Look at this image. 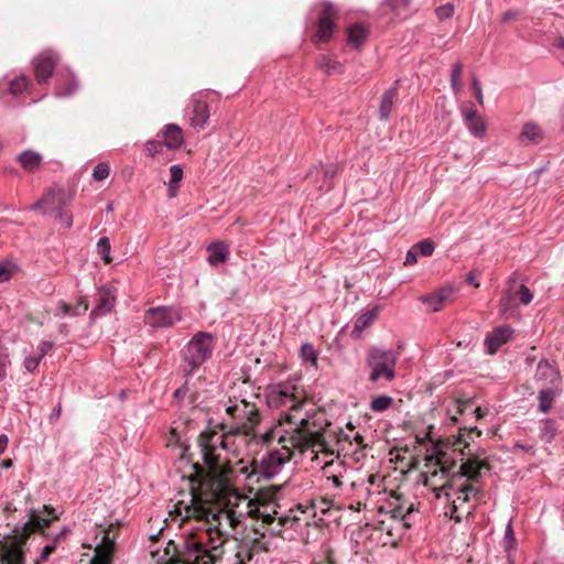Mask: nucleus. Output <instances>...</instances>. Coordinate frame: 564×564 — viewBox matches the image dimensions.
Returning a JSON list of instances; mask_svg holds the SVG:
<instances>
[{
	"instance_id": "nucleus-1",
	"label": "nucleus",
	"mask_w": 564,
	"mask_h": 564,
	"mask_svg": "<svg viewBox=\"0 0 564 564\" xmlns=\"http://www.w3.org/2000/svg\"><path fill=\"white\" fill-rule=\"evenodd\" d=\"M314 415L297 419L294 413L288 415L290 429H282L281 424L273 426L261 434V443L270 445L275 438L281 444L280 449L270 451L259 466V474L265 479H272L291 458L293 449L301 453L328 452L327 444L323 436V425Z\"/></svg>"
},
{
	"instance_id": "nucleus-2",
	"label": "nucleus",
	"mask_w": 564,
	"mask_h": 564,
	"mask_svg": "<svg viewBox=\"0 0 564 564\" xmlns=\"http://www.w3.org/2000/svg\"><path fill=\"white\" fill-rule=\"evenodd\" d=\"M206 490L199 495L192 494L191 503L184 507V517L209 523L219 531L218 525L225 520L236 528L242 520V513L229 506H238L241 497L231 487L227 478H208Z\"/></svg>"
},
{
	"instance_id": "nucleus-3",
	"label": "nucleus",
	"mask_w": 564,
	"mask_h": 564,
	"mask_svg": "<svg viewBox=\"0 0 564 564\" xmlns=\"http://www.w3.org/2000/svg\"><path fill=\"white\" fill-rule=\"evenodd\" d=\"M261 442L254 430L251 431H218L210 429L198 437L202 455L208 468L207 477L212 479L226 478L229 469V455L238 458L251 451Z\"/></svg>"
},
{
	"instance_id": "nucleus-4",
	"label": "nucleus",
	"mask_w": 564,
	"mask_h": 564,
	"mask_svg": "<svg viewBox=\"0 0 564 564\" xmlns=\"http://www.w3.org/2000/svg\"><path fill=\"white\" fill-rule=\"evenodd\" d=\"M440 466L438 470L431 474L430 478L426 479V485L434 486L435 479L440 476L445 478V481L441 485L440 489L449 488L457 495L453 503L457 505L465 503L474 498L480 500L482 491L477 486L482 469H488L489 465L487 462L480 459L476 455H470L464 463L458 467L457 471H452L455 464L447 465L443 458H437Z\"/></svg>"
},
{
	"instance_id": "nucleus-5",
	"label": "nucleus",
	"mask_w": 564,
	"mask_h": 564,
	"mask_svg": "<svg viewBox=\"0 0 564 564\" xmlns=\"http://www.w3.org/2000/svg\"><path fill=\"white\" fill-rule=\"evenodd\" d=\"M59 518L57 510L44 505L41 510L31 509L29 520L21 527L14 528L12 534L0 541L1 564H24L22 546L32 532H43L51 523Z\"/></svg>"
},
{
	"instance_id": "nucleus-6",
	"label": "nucleus",
	"mask_w": 564,
	"mask_h": 564,
	"mask_svg": "<svg viewBox=\"0 0 564 564\" xmlns=\"http://www.w3.org/2000/svg\"><path fill=\"white\" fill-rule=\"evenodd\" d=\"M216 339L212 333L198 332L181 350V371L185 377L192 376L202 365L210 359Z\"/></svg>"
},
{
	"instance_id": "nucleus-7",
	"label": "nucleus",
	"mask_w": 564,
	"mask_h": 564,
	"mask_svg": "<svg viewBox=\"0 0 564 564\" xmlns=\"http://www.w3.org/2000/svg\"><path fill=\"white\" fill-rule=\"evenodd\" d=\"M398 354L391 349L371 346L367 350L366 366L370 369L368 380L377 384L395 378Z\"/></svg>"
},
{
	"instance_id": "nucleus-8",
	"label": "nucleus",
	"mask_w": 564,
	"mask_h": 564,
	"mask_svg": "<svg viewBox=\"0 0 564 564\" xmlns=\"http://www.w3.org/2000/svg\"><path fill=\"white\" fill-rule=\"evenodd\" d=\"M260 423V415L253 403L240 400L226 408V417L214 429L218 431H251Z\"/></svg>"
},
{
	"instance_id": "nucleus-9",
	"label": "nucleus",
	"mask_w": 564,
	"mask_h": 564,
	"mask_svg": "<svg viewBox=\"0 0 564 564\" xmlns=\"http://www.w3.org/2000/svg\"><path fill=\"white\" fill-rule=\"evenodd\" d=\"M267 402L270 408L289 406L292 412L297 411L302 403L297 387L292 380L269 387Z\"/></svg>"
},
{
	"instance_id": "nucleus-10",
	"label": "nucleus",
	"mask_w": 564,
	"mask_h": 564,
	"mask_svg": "<svg viewBox=\"0 0 564 564\" xmlns=\"http://www.w3.org/2000/svg\"><path fill=\"white\" fill-rule=\"evenodd\" d=\"M220 546L208 550L203 543H193L180 558H170L166 564H215L221 557Z\"/></svg>"
},
{
	"instance_id": "nucleus-11",
	"label": "nucleus",
	"mask_w": 564,
	"mask_h": 564,
	"mask_svg": "<svg viewBox=\"0 0 564 564\" xmlns=\"http://www.w3.org/2000/svg\"><path fill=\"white\" fill-rule=\"evenodd\" d=\"M533 294L524 284H518L514 280H510L509 288L500 299V312L509 316L517 308V301L522 305L531 303Z\"/></svg>"
},
{
	"instance_id": "nucleus-12",
	"label": "nucleus",
	"mask_w": 564,
	"mask_h": 564,
	"mask_svg": "<svg viewBox=\"0 0 564 564\" xmlns=\"http://www.w3.org/2000/svg\"><path fill=\"white\" fill-rule=\"evenodd\" d=\"M182 321V313L174 306H158L144 313V323L153 328H169Z\"/></svg>"
},
{
	"instance_id": "nucleus-13",
	"label": "nucleus",
	"mask_w": 564,
	"mask_h": 564,
	"mask_svg": "<svg viewBox=\"0 0 564 564\" xmlns=\"http://www.w3.org/2000/svg\"><path fill=\"white\" fill-rule=\"evenodd\" d=\"M321 12L317 20L316 39L319 42H328L332 40L335 32V19L337 18V10L330 2L321 3Z\"/></svg>"
},
{
	"instance_id": "nucleus-14",
	"label": "nucleus",
	"mask_w": 564,
	"mask_h": 564,
	"mask_svg": "<svg viewBox=\"0 0 564 564\" xmlns=\"http://www.w3.org/2000/svg\"><path fill=\"white\" fill-rule=\"evenodd\" d=\"M116 550V531L109 528L101 532L95 549V556L89 564H110Z\"/></svg>"
},
{
	"instance_id": "nucleus-15",
	"label": "nucleus",
	"mask_w": 564,
	"mask_h": 564,
	"mask_svg": "<svg viewBox=\"0 0 564 564\" xmlns=\"http://www.w3.org/2000/svg\"><path fill=\"white\" fill-rule=\"evenodd\" d=\"M185 116L195 129H204L209 119L207 102L200 97L194 96L185 109Z\"/></svg>"
},
{
	"instance_id": "nucleus-16",
	"label": "nucleus",
	"mask_w": 564,
	"mask_h": 564,
	"mask_svg": "<svg viewBox=\"0 0 564 564\" xmlns=\"http://www.w3.org/2000/svg\"><path fill=\"white\" fill-rule=\"evenodd\" d=\"M56 56L51 51H45L34 58V74L39 84L45 83L56 66Z\"/></svg>"
},
{
	"instance_id": "nucleus-17",
	"label": "nucleus",
	"mask_w": 564,
	"mask_h": 564,
	"mask_svg": "<svg viewBox=\"0 0 564 564\" xmlns=\"http://www.w3.org/2000/svg\"><path fill=\"white\" fill-rule=\"evenodd\" d=\"M115 301L116 294L111 288L104 286L99 289L97 294V304L90 312V319L95 321L96 318L109 313L115 305Z\"/></svg>"
},
{
	"instance_id": "nucleus-18",
	"label": "nucleus",
	"mask_w": 564,
	"mask_h": 564,
	"mask_svg": "<svg viewBox=\"0 0 564 564\" xmlns=\"http://www.w3.org/2000/svg\"><path fill=\"white\" fill-rule=\"evenodd\" d=\"M454 294V288L444 285L431 294L422 295L420 301L426 304L431 312L440 311Z\"/></svg>"
},
{
	"instance_id": "nucleus-19",
	"label": "nucleus",
	"mask_w": 564,
	"mask_h": 564,
	"mask_svg": "<svg viewBox=\"0 0 564 564\" xmlns=\"http://www.w3.org/2000/svg\"><path fill=\"white\" fill-rule=\"evenodd\" d=\"M513 329L509 326L497 327L492 334L485 339L487 352L490 355L496 354L502 345L511 339Z\"/></svg>"
},
{
	"instance_id": "nucleus-20",
	"label": "nucleus",
	"mask_w": 564,
	"mask_h": 564,
	"mask_svg": "<svg viewBox=\"0 0 564 564\" xmlns=\"http://www.w3.org/2000/svg\"><path fill=\"white\" fill-rule=\"evenodd\" d=\"M15 161L25 172L35 173L43 163V156L40 152L26 149L15 156Z\"/></svg>"
},
{
	"instance_id": "nucleus-21",
	"label": "nucleus",
	"mask_w": 564,
	"mask_h": 564,
	"mask_svg": "<svg viewBox=\"0 0 564 564\" xmlns=\"http://www.w3.org/2000/svg\"><path fill=\"white\" fill-rule=\"evenodd\" d=\"M464 121L468 131L476 138H482L486 134V124L482 118L477 113L474 106L464 110Z\"/></svg>"
},
{
	"instance_id": "nucleus-22",
	"label": "nucleus",
	"mask_w": 564,
	"mask_h": 564,
	"mask_svg": "<svg viewBox=\"0 0 564 564\" xmlns=\"http://www.w3.org/2000/svg\"><path fill=\"white\" fill-rule=\"evenodd\" d=\"M544 139V132L540 126L534 122H525L518 137L520 144L522 145H536Z\"/></svg>"
},
{
	"instance_id": "nucleus-23",
	"label": "nucleus",
	"mask_w": 564,
	"mask_h": 564,
	"mask_svg": "<svg viewBox=\"0 0 564 564\" xmlns=\"http://www.w3.org/2000/svg\"><path fill=\"white\" fill-rule=\"evenodd\" d=\"M207 252H208L207 262L212 267H217V265L226 262L230 254L229 246L223 241L212 242L207 247Z\"/></svg>"
},
{
	"instance_id": "nucleus-24",
	"label": "nucleus",
	"mask_w": 564,
	"mask_h": 564,
	"mask_svg": "<svg viewBox=\"0 0 564 564\" xmlns=\"http://www.w3.org/2000/svg\"><path fill=\"white\" fill-rule=\"evenodd\" d=\"M183 131L174 123L167 124L163 130V144L172 150L181 148L183 144Z\"/></svg>"
},
{
	"instance_id": "nucleus-25",
	"label": "nucleus",
	"mask_w": 564,
	"mask_h": 564,
	"mask_svg": "<svg viewBox=\"0 0 564 564\" xmlns=\"http://www.w3.org/2000/svg\"><path fill=\"white\" fill-rule=\"evenodd\" d=\"M58 191L56 187H48L44 191L41 198L31 206L26 207L28 210H36L45 215L47 213L46 207L54 206L56 204V197Z\"/></svg>"
},
{
	"instance_id": "nucleus-26",
	"label": "nucleus",
	"mask_w": 564,
	"mask_h": 564,
	"mask_svg": "<svg viewBox=\"0 0 564 564\" xmlns=\"http://www.w3.org/2000/svg\"><path fill=\"white\" fill-rule=\"evenodd\" d=\"M398 98V90L397 88H389L384 94L382 95L381 102L379 106V117L381 120L387 121L390 117V113L392 111L394 101Z\"/></svg>"
},
{
	"instance_id": "nucleus-27",
	"label": "nucleus",
	"mask_w": 564,
	"mask_h": 564,
	"mask_svg": "<svg viewBox=\"0 0 564 564\" xmlns=\"http://www.w3.org/2000/svg\"><path fill=\"white\" fill-rule=\"evenodd\" d=\"M378 315V307H373L371 310H368L364 312L361 315H359L354 324L352 329V336H359L368 326L371 325V323L375 321V318Z\"/></svg>"
},
{
	"instance_id": "nucleus-28",
	"label": "nucleus",
	"mask_w": 564,
	"mask_h": 564,
	"mask_svg": "<svg viewBox=\"0 0 564 564\" xmlns=\"http://www.w3.org/2000/svg\"><path fill=\"white\" fill-rule=\"evenodd\" d=\"M367 39V30L360 25L355 24L347 30V42L355 48H359Z\"/></svg>"
},
{
	"instance_id": "nucleus-29",
	"label": "nucleus",
	"mask_w": 564,
	"mask_h": 564,
	"mask_svg": "<svg viewBox=\"0 0 564 564\" xmlns=\"http://www.w3.org/2000/svg\"><path fill=\"white\" fill-rule=\"evenodd\" d=\"M58 307H59L63 316H65V315L80 316L87 312L88 302L84 297H80L78 300V302L76 303V305H74V306L69 305L65 302H61L58 304Z\"/></svg>"
},
{
	"instance_id": "nucleus-30",
	"label": "nucleus",
	"mask_w": 564,
	"mask_h": 564,
	"mask_svg": "<svg viewBox=\"0 0 564 564\" xmlns=\"http://www.w3.org/2000/svg\"><path fill=\"white\" fill-rule=\"evenodd\" d=\"M556 398V391L552 388L542 389L539 392V411L549 413Z\"/></svg>"
},
{
	"instance_id": "nucleus-31",
	"label": "nucleus",
	"mask_w": 564,
	"mask_h": 564,
	"mask_svg": "<svg viewBox=\"0 0 564 564\" xmlns=\"http://www.w3.org/2000/svg\"><path fill=\"white\" fill-rule=\"evenodd\" d=\"M534 377L538 381L550 380L553 382L554 378L557 377V373L555 369L547 362V360L542 359L538 364Z\"/></svg>"
},
{
	"instance_id": "nucleus-32",
	"label": "nucleus",
	"mask_w": 564,
	"mask_h": 564,
	"mask_svg": "<svg viewBox=\"0 0 564 564\" xmlns=\"http://www.w3.org/2000/svg\"><path fill=\"white\" fill-rule=\"evenodd\" d=\"M318 66L328 75L343 72V65L329 56H321Z\"/></svg>"
},
{
	"instance_id": "nucleus-33",
	"label": "nucleus",
	"mask_w": 564,
	"mask_h": 564,
	"mask_svg": "<svg viewBox=\"0 0 564 564\" xmlns=\"http://www.w3.org/2000/svg\"><path fill=\"white\" fill-rule=\"evenodd\" d=\"M324 476H325V488L327 490L334 491L333 496H336L337 492H339L343 489L344 475L343 474H339V475L338 474H336V475L324 474Z\"/></svg>"
},
{
	"instance_id": "nucleus-34",
	"label": "nucleus",
	"mask_w": 564,
	"mask_h": 564,
	"mask_svg": "<svg viewBox=\"0 0 564 564\" xmlns=\"http://www.w3.org/2000/svg\"><path fill=\"white\" fill-rule=\"evenodd\" d=\"M28 85L29 78L24 75H21L9 82V91L14 97H18L26 89Z\"/></svg>"
},
{
	"instance_id": "nucleus-35",
	"label": "nucleus",
	"mask_w": 564,
	"mask_h": 564,
	"mask_svg": "<svg viewBox=\"0 0 564 564\" xmlns=\"http://www.w3.org/2000/svg\"><path fill=\"white\" fill-rule=\"evenodd\" d=\"M392 398L386 394L378 395L370 402V410L377 413L388 410L392 405Z\"/></svg>"
},
{
	"instance_id": "nucleus-36",
	"label": "nucleus",
	"mask_w": 564,
	"mask_h": 564,
	"mask_svg": "<svg viewBox=\"0 0 564 564\" xmlns=\"http://www.w3.org/2000/svg\"><path fill=\"white\" fill-rule=\"evenodd\" d=\"M540 434L542 441L550 443L556 435L555 422L553 420H545L542 422Z\"/></svg>"
},
{
	"instance_id": "nucleus-37",
	"label": "nucleus",
	"mask_w": 564,
	"mask_h": 564,
	"mask_svg": "<svg viewBox=\"0 0 564 564\" xmlns=\"http://www.w3.org/2000/svg\"><path fill=\"white\" fill-rule=\"evenodd\" d=\"M463 73V65L457 62L452 65L451 69V86L455 94H457L460 90V77Z\"/></svg>"
},
{
	"instance_id": "nucleus-38",
	"label": "nucleus",
	"mask_w": 564,
	"mask_h": 564,
	"mask_svg": "<svg viewBox=\"0 0 564 564\" xmlns=\"http://www.w3.org/2000/svg\"><path fill=\"white\" fill-rule=\"evenodd\" d=\"M386 3L397 15H403L409 12L411 0H387Z\"/></svg>"
},
{
	"instance_id": "nucleus-39",
	"label": "nucleus",
	"mask_w": 564,
	"mask_h": 564,
	"mask_svg": "<svg viewBox=\"0 0 564 564\" xmlns=\"http://www.w3.org/2000/svg\"><path fill=\"white\" fill-rule=\"evenodd\" d=\"M110 175V165L107 162H99L93 171V178L96 182H101Z\"/></svg>"
},
{
	"instance_id": "nucleus-40",
	"label": "nucleus",
	"mask_w": 564,
	"mask_h": 564,
	"mask_svg": "<svg viewBox=\"0 0 564 564\" xmlns=\"http://www.w3.org/2000/svg\"><path fill=\"white\" fill-rule=\"evenodd\" d=\"M346 471L347 470H346L345 465L341 462H336V460L327 462V463H325V465L323 467V474H328V475H336V474L344 475Z\"/></svg>"
},
{
	"instance_id": "nucleus-41",
	"label": "nucleus",
	"mask_w": 564,
	"mask_h": 564,
	"mask_svg": "<svg viewBox=\"0 0 564 564\" xmlns=\"http://www.w3.org/2000/svg\"><path fill=\"white\" fill-rule=\"evenodd\" d=\"M301 357L304 361L311 362L312 365H316L317 362L316 350L311 344L306 343L301 346Z\"/></svg>"
},
{
	"instance_id": "nucleus-42",
	"label": "nucleus",
	"mask_w": 564,
	"mask_h": 564,
	"mask_svg": "<svg viewBox=\"0 0 564 564\" xmlns=\"http://www.w3.org/2000/svg\"><path fill=\"white\" fill-rule=\"evenodd\" d=\"M454 3L453 2H446L445 4L440 6L436 8L435 12L440 20H445L451 18L454 14Z\"/></svg>"
},
{
	"instance_id": "nucleus-43",
	"label": "nucleus",
	"mask_w": 564,
	"mask_h": 564,
	"mask_svg": "<svg viewBox=\"0 0 564 564\" xmlns=\"http://www.w3.org/2000/svg\"><path fill=\"white\" fill-rule=\"evenodd\" d=\"M413 249L415 250V252H417V254H421L423 257H430L434 251L433 245L427 240H423L415 243L413 246Z\"/></svg>"
},
{
	"instance_id": "nucleus-44",
	"label": "nucleus",
	"mask_w": 564,
	"mask_h": 564,
	"mask_svg": "<svg viewBox=\"0 0 564 564\" xmlns=\"http://www.w3.org/2000/svg\"><path fill=\"white\" fill-rule=\"evenodd\" d=\"M15 271V267L10 262H0V282L9 281Z\"/></svg>"
},
{
	"instance_id": "nucleus-45",
	"label": "nucleus",
	"mask_w": 564,
	"mask_h": 564,
	"mask_svg": "<svg viewBox=\"0 0 564 564\" xmlns=\"http://www.w3.org/2000/svg\"><path fill=\"white\" fill-rule=\"evenodd\" d=\"M97 248H98V252L100 253L101 258L106 262H109L110 261V257H109V253H110V242H109V239L107 237H101L98 240Z\"/></svg>"
},
{
	"instance_id": "nucleus-46",
	"label": "nucleus",
	"mask_w": 564,
	"mask_h": 564,
	"mask_svg": "<svg viewBox=\"0 0 564 564\" xmlns=\"http://www.w3.org/2000/svg\"><path fill=\"white\" fill-rule=\"evenodd\" d=\"M58 191V195L56 197V204H58V208L62 209L63 206H66L73 199V193L65 191L64 188L56 187Z\"/></svg>"
},
{
	"instance_id": "nucleus-47",
	"label": "nucleus",
	"mask_w": 564,
	"mask_h": 564,
	"mask_svg": "<svg viewBox=\"0 0 564 564\" xmlns=\"http://www.w3.org/2000/svg\"><path fill=\"white\" fill-rule=\"evenodd\" d=\"M416 512V509L414 507L413 503H410L408 507H406V510L404 512V517H403V520L401 521L402 525L405 528V529H409L412 527V522H413V516L414 513Z\"/></svg>"
},
{
	"instance_id": "nucleus-48",
	"label": "nucleus",
	"mask_w": 564,
	"mask_h": 564,
	"mask_svg": "<svg viewBox=\"0 0 564 564\" xmlns=\"http://www.w3.org/2000/svg\"><path fill=\"white\" fill-rule=\"evenodd\" d=\"M171 178L170 182L173 184H180L183 178V169L181 165L175 164L170 167Z\"/></svg>"
},
{
	"instance_id": "nucleus-49",
	"label": "nucleus",
	"mask_w": 564,
	"mask_h": 564,
	"mask_svg": "<svg viewBox=\"0 0 564 564\" xmlns=\"http://www.w3.org/2000/svg\"><path fill=\"white\" fill-rule=\"evenodd\" d=\"M503 542H505V546L507 550L513 547L514 543H516V539H514V534H513V530H512V527H511V523H509L506 528V531H505V536H503Z\"/></svg>"
},
{
	"instance_id": "nucleus-50",
	"label": "nucleus",
	"mask_w": 564,
	"mask_h": 564,
	"mask_svg": "<svg viewBox=\"0 0 564 564\" xmlns=\"http://www.w3.org/2000/svg\"><path fill=\"white\" fill-rule=\"evenodd\" d=\"M41 360V356H29L24 360V368L29 372H33L39 367Z\"/></svg>"
},
{
	"instance_id": "nucleus-51",
	"label": "nucleus",
	"mask_w": 564,
	"mask_h": 564,
	"mask_svg": "<svg viewBox=\"0 0 564 564\" xmlns=\"http://www.w3.org/2000/svg\"><path fill=\"white\" fill-rule=\"evenodd\" d=\"M471 89L475 94L477 101L480 105H482L484 104V95H482L481 84H480L479 79L476 77H474V79H473Z\"/></svg>"
},
{
	"instance_id": "nucleus-52",
	"label": "nucleus",
	"mask_w": 564,
	"mask_h": 564,
	"mask_svg": "<svg viewBox=\"0 0 564 564\" xmlns=\"http://www.w3.org/2000/svg\"><path fill=\"white\" fill-rule=\"evenodd\" d=\"M405 510H406V507H404L402 505H397V506L392 507V509L390 510L391 518L402 521Z\"/></svg>"
},
{
	"instance_id": "nucleus-53",
	"label": "nucleus",
	"mask_w": 564,
	"mask_h": 564,
	"mask_svg": "<svg viewBox=\"0 0 564 564\" xmlns=\"http://www.w3.org/2000/svg\"><path fill=\"white\" fill-rule=\"evenodd\" d=\"M53 348V343L48 340H42L37 346V355L41 359Z\"/></svg>"
},
{
	"instance_id": "nucleus-54",
	"label": "nucleus",
	"mask_w": 564,
	"mask_h": 564,
	"mask_svg": "<svg viewBox=\"0 0 564 564\" xmlns=\"http://www.w3.org/2000/svg\"><path fill=\"white\" fill-rule=\"evenodd\" d=\"M170 434H171V437H170L171 443H174L175 445H180V446H185L184 441L182 440V436L178 433L177 427H175V426L171 427Z\"/></svg>"
},
{
	"instance_id": "nucleus-55",
	"label": "nucleus",
	"mask_w": 564,
	"mask_h": 564,
	"mask_svg": "<svg viewBox=\"0 0 564 564\" xmlns=\"http://www.w3.org/2000/svg\"><path fill=\"white\" fill-rule=\"evenodd\" d=\"M236 564H246V560L250 561L252 558V553L250 552V550H241L236 554Z\"/></svg>"
},
{
	"instance_id": "nucleus-56",
	"label": "nucleus",
	"mask_w": 564,
	"mask_h": 564,
	"mask_svg": "<svg viewBox=\"0 0 564 564\" xmlns=\"http://www.w3.org/2000/svg\"><path fill=\"white\" fill-rule=\"evenodd\" d=\"M417 252L413 249V247L406 252L404 264L413 265L417 262Z\"/></svg>"
},
{
	"instance_id": "nucleus-57",
	"label": "nucleus",
	"mask_w": 564,
	"mask_h": 564,
	"mask_svg": "<svg viewBox=\"0 0 564 564\" xmlns=\"http://www.w3.org/2000/svg\"><path fill=\"white\" fill-rule=\"evenodd\" d=\"M56 216L63 221V224L67 228H70L73 226V218H72V216L68 215V214L63 213V210L61 208H57V215Z\"/></svg>"
},
{
	"instance_id": "nucleus-58",
	"label": "nucleus",
	"mask_w": 564,
	"mask_h": 564,
	"mask_svg": "<svg viewBox=\"0 0 564 564\" xmlns=\"http://www.w3.org/2000/svg\"><path fill=\"white\" fill-rule=\"evenodd\" d=\"M162 145V143L156 141H150L145 144V150L150 155H154L159 152V148Z\"/></svg>"
},
{
	"instance_id": "nucleus-59",
	"label": "nucleus",
	"mask_w": 564,
	"mask_h": 564,
	"mask_svg": "<svg viewBox=\"0 0 564 564\" xmlns=\"http://www.w3.org/2000/svg\"><path fill=\"white\" fill-rule=\"evenodd\" d=\"M471 405H473L471 400H457L456 401L457 411L459 413H464L468 408H471Z\"/></svg>"
},
{
	"instance_id": "nucleus-60",
	"label": "nucleus",
	"mask_w": 564,
	"mask_h": 564,
	"mask_svg": "<svg viewBox=\"0 0 564 564\" xmlns=\"http://www.w3.org/2000/svg\"><path fill=\"white\" fill-rule=\"evenodd\" d=\"M54 551H55V544L46 545L41 552V555H40L41 561H46Z\"/></svg>"
},
{
	"instance_id": "nucleus-61",
	"label": "nucleus",
	"mask_w": 564,
	"mask_h": 564,
	"mask_svg": "<svg viewBox=\"0 0 564 564\" xmlns=\"http://www.w3.org/2000/svg\"><path fill=\"white\" fill-rule=\"evenodd\" d=\"M76 89H77V84L72 83L65 88V90L58 91L57 96H61V97L70 96L72 94H74L76 91Z\"/></svg>"
},
{
	"instance_id": "nucleus-62",
	"label": "nucleus",
	"mask_w": 564,
	"mask_h": 564,
	"mask_svg": "<svg viewBox=\"0 0 564 564\" xmlns=\"http://www.w3.org/2000/svg\"><path fill=\"white\" fill-rule=\"evenodd\" d=\"M169 188H167V197L169 198H174L176 195H177V192H178V184H173L171 182H169Z\"/></svg>"
},
{
	"instance_id": "nucleus-63",
	"label": "nucleus",
	"mask_w": 564,
	"mask_h": 564,
	"mask_svg": "<svg viewBox=\"0 0 564 564\" xmlns=\"http://www.w3.org/2000/svg\"><path fill=\"white\" fill-rule=\"evenodd\" d=\"M9 444V437L6 434H0V456L6 452Z\"/></svg>"
},
{
	"instance_id": "nucleus-64",
	"label": "nucleus",
	"mask_w": 564,
	"mask_h": 564,
	"mask_svg": "<svg viewBox=\"0 0 564 564\" xmlns=\"http://www.w3.org/2000/svg\"><path fill=\"white\" fill-rule=\"evenodd\" d=\"M187 391H188L187 382H185L182 387H180L178 389L175 390L174 397L177 399H181L187 393Z\"/></svg>"
}]
</instances>
